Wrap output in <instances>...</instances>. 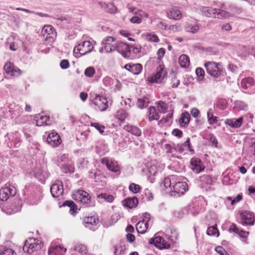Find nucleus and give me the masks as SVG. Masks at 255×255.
<instances>
[{
	"label": "nucleus",
	"mask_w": 255,
	"mask_h": 255,
	"mask_svg": "<svg viewBox=\"0 0 255 255\" xmlns=\"http://www.w3.org/2000/svg\"><path fill=\"white\" fill-rule=\"evenodd\" d=\"M34 120L36 121V125L37 126L47 125L49 124L48 122L50 121V119L48 117L41 116L40 115H36L34 117Z\"/></svg>",
	"instance_id": "27"
},
{
	"label": "nucleus",
	"mask_w": 255,
	"mask_h": 255,
	"mask_svg": "<svg viewBox=\"0 0 255 255\" xmlns=\"http://www.w3.org/2000/svg\"><path fill=\"white\" fill-rule=\"evenodd\" d=\"M93 103L101 112L106 111L109 107V103L107 99L99 95L95 96L93 100Z\"/></svg>",
	"instance_id": "12"
},
{
	"label": "nucleus",
	"mask_w": 255,
	"mask_h": 255,
	"mask_svg": "<svg viewBox=\"0 0 255 255\" xmlns=\"http://www.w3.org/2000/svg\"><path fill=\"white\" fill-rule=\"evenodd\" d=\"M191 170L195 173H199L204 169V166L198 158H192L190 161Z\"/></svg>",
	"instance_id": "17"
},
{
	"label": "nucleus",
	"mask_w": 255,
	"mask_h": 255,
	"mask_svg": "<svg viewBox=\"0 0 255 255\" xmlns=\"http://www.w3.org/2000/svg\"><path fill=\"white\" fill-rule=\"evenodd\" d=\"M243 117L237 119H228L226 120L225 123L230 127L234 128H240L243 122Z\"/></svg>",
	"instance_id": "21"
},
{
	"label": "nucleus",
	"mask_w": 255,
	"mask_h": 255,
	"mask_svg": "<svg viewBox=\"0 0 255 255\" xmlns=\"http://www.w3.org/2000/svg\"><path fill=\"white\" fill-rule=\"evenodd\" d=\"M115 40V39L111 36H108L104 39L101 43L102 46L100 49V52L101 53L104 52L110 53L115 51L116 44H113Z\"/></svg>",
	"instance_id": "10"
},
{
	"label": "nucleus",
	"mask_w": 255,
	"mask_h": 255,
	"mask_svg": "<svg viewBox=\"0 0 255 255\" xmlns=\"http://www.w3.org/2000/svg\"><path fill=\"white\" fill-rule=\"evenodd\" d=\"M50 192L52 196L54 198H57L62 195L63 192L62 182L61 181H56L51 186Z\"/></svg>",
	"instance_id": "15"
},
{
	"label": "nucleus",
	"mask_w": 255,
	"mask_h": 255,
	"mask_svg": "<svg viewBox=\"0 0 255 255\" xmlns=\"http://www.w3.org/2000/svg\"><path fill=\"white\" fill-rule=\"evenodd\" d=\"M242 195L241 194L238 195V196L235 197L234 199L232 197H227V199L231 201V205H234V204L239 202L240 201L242 200Z\"/></svg>",
	"instance_id": "50"
},
{
	"label": "nucleus",
	"mask_w": 255,
	"mask_h": 255,
	"mask_svg": "<svg viewBox=\"0 0 255 255\" xmlns=\"http://www.w3.org/2000/svg\"><path fill=\"white\" fill-rule=\"evenodd\" d=\"M146 39L150 42H158L159 40L157 36L155 34L147 33L146 34Z\"/></svg>",
	"instance_id": "54"
},
{
	"label": "nucleus",
	"mask_w": 255,
	"mask_h": 255,
	"mask_svg": "<svg viewBox=\"0 0 255 255\" xmlns=\"http://www.w3.org/2000/svg\"><path fill=\"white\" fill-rule=\"evenodd\" d=\"M255 81L252 77H247L243 79L241 81V86L244 89H247L254 84Z\"/></svg>",
	"instance_id": "33"
},
{
	"label": "nucleus",
	"mask_w": 255,
	"mask_h": 255,
	"mask_svg": "<svg viewBox=\"0 0 255 255\" xmlns=\"http://www.w3.org/2000/svg\"><path fill=\"white\" fill-rule=\"evenodd\" d=\"M116 116L118 120L123 122L128 117V114L125 110H120L117 112Z\"/></svg>",
	"instance_id": "41"
},
{
	"label": "nucleus",
	"mask_w": 255,
	"mask_h": 255,
	"mask_svg": "<svg viewBox=\"0 0 255 255\" xmlns=\"http://www.w3.org/2000/svg\"><path fill=\"white\" fill-rule=\"evenodd\" d=\"M207 234L208 236H212L218 237L219 236V232L215 226L209 227L207 230Z\"/></svg>",
	"instance_id": "42"
},
{
	"label": "nucleus",
	"mask_w": 255,
	"mask_h": 255,
	"mask_svg": "<svg viewBox=\"0 0 255 255\" xmlns=\"http://www.w3.org/2000/svg\"><path fill=\"white\" fill-rule=\"evenodd\" d=\"M95 69L93 67H88L85 69L84 74L87 77H92L95 74Z\"/></svg>",
	"instance_id": "47"
},
{
	"label": "nucleus",
	"mask_w": 255,
	"mask_h": 255,
	"mask_svg": "<svg viewBox=\"0 0 255 255\" xmlns=\"http://www.w3.org/2000/svg\"><path fill=\"white\" fill-rule=\"evenodd\" d=\"M165 149L166 150L167 153H172L175 152V144H166Z\"/></svg>",
	"instance_id": "58"
},
{
	"label": "nucleus",
	"mask_w": 255,
	"mask_h": 255,
	"mask_svg": "<svg viewBox=\"0 0 255 255\" xmlns=\"http://www.w3.org/2000/svg\"><path fill=\"white\" fill-rule=\"evenodd\" d=\"M234 109L238 111L247 110L248 109V105L244 102L237 101L234 103Z\"/></svg>",
	"instance_id": "37"
},
{
	"label": "nucleus",
	"mask_w": 255,
	"mask_h": 255,
	"mask_svg": "<svg viewBox=\"0 0 255 255\" xmlns=\"http://www.w3.org/2000/svg\"><path fill=\"white\" fill-rule=\"evenodd\" d=\"M88 161L85 158H81L79 160L78 165L79 168H84L87 165Z\"/></svg>",
	"instance_id": "61"
},
{
	"label": "nucleus",
	"mask_w": 255,
	"mask_h": 255,
	"mask_svg": "<svg viewBox=\"0 0 255 255\" xmlns=\"http://www.w3.org/2000/svg\"><path fill=\"white\" fill-rule=\"evenodd\" d=\"M179 63L183 68H187L189 66L190 59L186 55L182 54L179 58Z\"/></svg>",
	"instance_id": "32"
},
{
	"label": "nucleus",
	"mask_w": 255,
	"mask_h": 255,
	"mask_svg": "<svg viewBox=\"0 0 255 255\" xmlns=\"http://www.w3.org/2000/svg\"><path fill=\"white\" fill-rule=\"evenodd\" d=\"M240 223L243 226H252L255 221V214L249 211H243L240 214Z\"/></svg>",
	"instance_id": "9"
},
{
	"label": "nucleus",
	"mask_w": 255,
	"mask_h": 255,
	"mask_svg": "<svg viewBox=\"0 0 255 255\" xmlns=\"http://www.w3.org/2000/svg\"><path fill=\"white\" fill-rule=\"evenodd\" d=\"M90 125L91 126L94 127L96 129H97L100 133H103L104 130L105 128V127L104 126L98 123L93 122L90 123Z\"/></svg>",
	"instance_id": "49"
},
{
	"label": "nucleus",
	"mask_w": 255,
	"mask_h": 255,
	"mask_svg": "<svg viewBox=\"0 0 255 255\" xmlns=\"http://www.w3.org/2000/svg\"><path fill=\"white\" fill-rule=\"evenodd\" d=\"M0 255H16V254L13 250L6 248L0 252Z\"/></svg>",
	"instance_id": "56"
},
{
	"label": "nucleus",
	"mask_w": 255,
	"mask_h": 255,
	"mask_svg": "<svg viewBox=\"0 0 255 255\" xmlns=\"http://www.w3.org/2000/svg\"><path fill=\"white\" fill-rule=\"evenodd\" d=\"M165 53V49L163 48H159L157 52L158 59L160 60L164 56Z\"/></svg>",
	"instance_id": "62"
},
{
	"label": "nucleus",
	"mask_w": 255,
	"mask_h": 255,
	"mask_svg": "<svg viewBox=\"0 0 255 255\" xmlns=\"http://www.w3.org/2000/svg\"><path fill=\"white\" fill-rule=\"evenodd\" d=\"M128 48V45L122 42H119L116 44L115 51H117L125 57V54L127 52Z\"/></svg>",
	"instance_id": "28"
},
{
	"label": "nucleus",
	"mask_w": 255,
	"mask_h": 255,
	"mask_svg": "<svg viewBox=\"0 0 255 255\" xmlns=\"http://www.w3.org/2000/svg\"><path fill=\"white\" fill-rule=\"evenodd\" d=\"M72 198L77 202L86 205L87 206H90L91 196L85 191L81 190L76 191L72 194Z\"/></svg>",
	"instance_id": "7"
},
{
	"label": "nucleus",
	"mask_w": 255,
	"mask_h": 255,
	"mask_svg": "<svg viewBox=\"0 0 255 255\" xmlns=\"http://www.w3.org/2000/svg\"><path fill=\"white\" fill-rule=\"evenodd\" d=\"M200 10L201 11L203 15L207 17L222 19L230 16L229 12L211 7L201 6L200 8Z\"/></svg>",
	"instance_id": "1"
},
{
	"label": "nucleus",
	"mask_w": 255,
	"mask_h": 255,
	"mask_svg": "<svg viewBox=\"0 0 255 255\" xmlns=\"http://www.w3.org/2000/svg\"><path fill=\"white\" fill-rule=\"evenodd\" d=\"M105 10L110 13H115L117 11V8L112 4H106Z\"/></svg>",
	"instance_id": "59"
},
{
	"label": "nucleus",
	"mask_w": 255,
	"mask_h": 255,
	"mask_svg": "<svg viewBox=\"0 0 255 255\" xmlns=\"http://www.w3.org/2000/svg\"><path fill=\"white\" fill-rule=\"evenodd\" d=\"M159 171V169L155 165H151L147 166L146 173L148 177L149 176H155Z\"/></svg>",
	"instance_id": "38"
},
{
	"label": "nucleus",
	"mask_w": 255,
	"mask_h": 255,
	"mask_svg": "<svg viewBox=\"0 0 255 255\" xmlns=\"http://www.w3.org/2000/svg\"><path fill=\"white\" fill-rule=\"evenodd\" d=\"M118 82L117 80L112 79L109 77H106L103 80V83L106 86H111L115 83H117Z\"/></svg>",
	"instance_id": "51"
},
{
	"label": "nucleus",
	"mask_w": 255,
	"mask_h": 255,
	"mask_svg": "<svg viewBox=\"0 0 255 255\" xmlns=\"http://www.w3.org/2000/svg\"><path fill=\"white\" fill-rule=\"evenodd\" d=\"M56 32L50 25L43 26L41 31V36L47 44L52 43L56 38Z\"/></svg>",
	"instance_id": "5"
},
{
	"label": "nucleus",
	"mask_w": 255,
	"mask_h": 255,
	"mask_svg": "<svg viewBox=\"0 0 255 255\" xmlns=\"http://www.w3.org/2000/svg\"><path fill=\"white\" fill-rule=\"evenodd\" d=\"M60 66L62 69H66L69 66V61L66 59L62 60L60 63Z\"/></svg>",
	"instance_id": "63"
},
{
	"label": "nucleus",
	"mask_w": 255,
	"mask_h": 255,
	"mask_svg": "<svg viewBox=\"0 0 255 255\" xmlns=\"http://www.w3.org/2000/svg\"><path fill=\"white\" fill-rule=\"evenodd\" d=\"M171 179L169 177H166L164 179V181L162 182L161 184V187L163 190L167 191H169L171 189Z\"/></svg>",
	"instance_id": "40"
},
{
	"label": "nucleus",
	"mask_w": 255,
	"mask_h": 255,
	"mask_svg": "<svg viewBox=\"0 0 255 255\" xmlns=\"http://www.w3.org/2000/svg\"><path fill=\"white\" fill-rule=\"evenodd\" d=\"M16 193V188L13 186L6 184L0 190V199L6 201L10 197L14 196Z\"/></svg>",
	"instance_id": "11"
},
{
	"label": "nucleus",
	"mask_w": 255,
	"mask_h": 255,
	"mask_svg": "<svg viewBox=\"0 0 255 255\" xmlns=\"http://www.w3.org/2000/svg\"><path fill=\"white\" fill-rule=\"evenodd\" d=\"M161 241H162V237L156 236L155 238L150 239L149 243L154 245L160 249H168L170 248V244H166L165 246H163L161 244Z\"/></svg>",
	"instance_id": "23"
},
{
	"label": "nucleus",
	"mask_w": 255,
	"mask_h": 255,
	"mask_svg": "<svg viewBox=\"0 0 255 255\" xmlns=\"http://www.w3.org/2000/svg\"><path fill=\"white\" fill-rule=\"evenodd\" d=\"M214 109L210 108L207 111V119L210 125L217 123V117L214 115Z\"/></svg>",
	"instance_id": "31"
},
{
	"label": "nucleus",
	"mask_w": 255,
	"mask_h": 255,
	"mask_svg": "<svg viewBox=\"0 0 255 255\" xmlns=\"http://www.w3.org/2000/svg\"><path fill=\"white\" fill-rule=\"evenodd\" d=\"M195 72L198 77V80L202 81L204 79L205 74L204 70L201 68L198 67L196 68Z\"/></svg>",
	"instance_id": "55"
},
{
	"label": "nucleus",
	"mask_w": 255,
	"mask_h": 255,
	"mask_svg": "<svg viewBox=\"0 0 255 255\" xmlns=\"http://www.w3.org/2000/svg\"><path fill=\"white\" fill-rule=\"evenodd\" d=\"M43 244L41 241L30 238L26 240L23 247L24 252L28 254H32L34 252L40 250L42 247Z\"/></svg>",
	"instance_id": "2"
},
{
	"label": "nucleus",
	"mask_w": 255,
	"mask_h": 255,
	"mask_svg": "<svg viewBox=\"0 0 255 255\" xmlns=\"http://www.w3.org/2000/svg\"><path fill=\"white\" fill-rule=\"evenodd\" d=\"M190 140V138L188 137L183 143L175 145V152L179 153H185L188 151L194 152V150L191 147Z\"/></svg>",
	"instance_id": "13"
},
{
	"label": "nucleus",
	"mask_w": 255,
	"mask_h": 255,
	"mask_svg": "<svg viewBox=\"0 0 255 255\" xmlns=\"http://www.w3.org/2000/svg\"><path fill=\"white\" fill-rule=\"evenodd\" d=\"M188 190V185L186 182L184 181H178L173 186V192L174 193V196L176 194L178 196L183 195Z\"/></svg>",
	"instance_id": "14"
},
{
	"label": "nucleus",
	"mask_w": 255,
	"mask_h": 255,
	"mask_svg": "<svg viewBox=\"0 0 255 255\" xmlns=\"http://www.w3.org/2000/svg\"><path fill=\"white\" fill-rule=\"evenodd\" d=\"M125 68L134 75L139 74L142 69L140 64H127L125 66Z\"/></svg>",
	"instance_id": "20"
},
{
	"label": "nucleus",
	"mask_w": 255,
	"mask_h": 255,
	"mask_svg": "<svg viewBox=\"0 0 255 255\" xmlns=\"http://www.w3.org/2000/svg\"><path fill=\"white\" fill-rule=\"evenodd\" d=\"M73 251L79 253L81 255H85L87 253V249L86 246L82 244H76L73 248Z\"/></svg>",
	"instance_id": "36"
},
{
	"label": "nucleus",
	"mask_w": 255,
	"mask_h": 255,
	"mask_svg": "<svg viewBox=\"0 0 255 255\" xmlns=\"http://www.w3.org/2000/svg\"><path fill=\"white\" fill-rule=\"evenodd\" d=\"M3 70L6 73L13 76H17L21 74L20 70L14 66L10 62H8L5 64Z\"/></svg>",
	"instance_id": "18"
},
{
	"label": "nucleus",
	"mask_w": 255,
	"mask_h": 255,
	"mask_svg": "<svg viewBox=\"0 0 255 255\" xmlns=\"http://www.w3.org/2000/svg\"><path fill=\"white\" fill-rule=\"evenodd\" d=\"M124 129L137 136L141 135L140 130L136 127L128 125L124 127Z\"/></svg>",
	"instance_id": "34"
},
{
	"label": "nucleus",
	"mask_w": 255,
	"mask_h": 255,
	"mask_svg": "<svg viewBox=\"0 0 255 255\" xmlns=\"http://www.w3.org/2000/svg\"><path fill=\"white\" fill-rule=\"evenodd\" d=\"M215 250L220 255H229L228 252L221 246L216 247Z\"/></svg>",
	"instance_id": "60"
},
{
	"label": "nucleus",
	"mask_w": 255,
	"mask_h": 255,
	"mask_svg": "<svg viewBox=\"0 0 255 255\" xmlns=\"http://www.w3.org/2000/svg\"><path fill=\"white\" fill-rule=\"evenodd\" d=\"M67 250L61 246H51L48 250L49 255H64Z\"/></svg>",
	"instance_id": "22"
},
{
	"label": "nucleus",
	"mask_w": 255,
	"mask_h": 255,
	"mask_svg": "<svg viewBox=\"0 0 255 255\" xmlns=\"http://www.w3.org/2000/svg\"><path fill=\"white\" fill-rule=\"evenodd\" d=\"M230 232H234L239 236H242V233H245L242 230H240L239 228H237L236 225L235 224H233L229 228Z\"/></svg>",
	"instance_id": "52"
},
{
	"label": "nucleus",
	"mask_w": 255,
	"mask_h": 255,
	"mask_svg": "<svg viewBox=\"0 0 255 255\" xmlns=\"http://www.w3.org/2000/svg\"><path fill=\"white\" fill-rule=\"evenodd\" d=\"M9 111L12 118L19 117L23 112L22 108L18 105L11 104L9 106Z\"/></svg>",
	"instance_id": "24"
},
{
	"label": "nucleus",
	"mask_w": 255,
	"mask_h": 255,
	"mask_svg": "<svg viewBox=\"0 0 255 255\" xmlns=\"http://www.w3.org/2000/svg\"><path fill=\"white\" fill-rule=\"evenodd\" d=\"M84 221L87 225H96L98 222V220L95 216H91L85 217Z\"/></svg>",
	"instance_id": "44"
},
{
	"label": "nucleus",
	"mask_w": 255,
	"mask_h": 255,
	"mask_svg": "<svg viewBox=\"0 0 255 255\" xmlns=\"http://www.w3.org/2000/svg\"><path fill=\"white\" fill-rule=\"evenodd\" d=\"M185 29L188 32L196 33L198 31L199 26L196 23H188L185 26Z\"/></svg>",
	"instance_id": "35"
},
{
	"label": "nucleus",
	"mask_w": 255,
	"mask_h": 255,
	"mask_svg": "<svg viewBox=\"0 0 255 255\" xmlns=\"http://www.w3.org/2000/svg\"><path fill=\"white\" fill-rule=\"evenodd\" d=\"M146 119H148L149 122H151L154 120L158 121L159 120V115L154 107L151 106L148 109L147 114L146 115Z\"/></svg>",
	"instance_id": "25"
},
{
	"label": "nucleus",
	"mask_w": 255,
	"mask_h": 255,
	"mask_svg": "<svg viewBox=\"0 0 255 255\" xmlns=\"http://www.w3.org/2000/svg\"><path fill=\"white\" fill-rule=\"evenodd\" d=\"M148 102L147 99L144 98H140L137 100V106L139 109H143L148 106Z\"/></svg>",
	"instance_id": "45"
},
{
	"label": "nucleus",
	"mask_w": 255,
	"mask_h": 255,
	"mask_svg": "<svg viewBox=\"0 0 255 255\" xmlns=\"http://www.w3.org/2000/svg\"><path fill=\"white\" fill-rule=\"evenodd\" d=\"M101 162L105 164L108 169L117 174L120 173V167L117 162L110 160L108 158L105 157L102 159Z\"/></svg>",
	"instance_id": "16"
},
{
	"label": "nucleus",
	"mask_w": 255,
	"mask_h": 255,
	"mask_svg": "<svg viewBox=\"0 0 255 255\" xmlns=\"http://www.w3.org/2000/svg\"><path fill=\"white\" fill-rule=\"evenodd\" d=\"M72 198L77 202L86 205L87 206H90L91 196L85 191L81 190L76 191L72 194Z\"/></svg>",
	"instance_id": "6"
},
{
	"label": "nucleus",
	"mask_w": 255,
	"mask_h": 255,
	"mask_svg": "<svg viewBox=\"0 0 255 255\" xmlns=\"http://www.w3.org/2000/svg\"><path fill=\"white\" fill-rule=\"evenodd\" d=\"M63 205L68 206V207H70L69 212L71 214H72L76 212L75 209L77 208H75V204L73 201H67L65 202V203L63 204Z\"/></svg>",
	"instance_id": "53"
},
{
	"label": "nucleus",
	"mask_w": 255,
	"mask_h": 255,
	"mask_svg": "<svg viewBox=\"0 0 255 255\" xmlns=\"http://www.w3.org/2000/svg\"><path fill=\"white\" fill-rule=\"evenodd\" d=\"M148 226V223L144 221L138 222L136 225V229L138 233L144 234L146 231Z\"/></svg>",
	"instance_id": "30"
},
{
	"label": "nucleus",
	"mask_w": 255,
	"mask_h": 255,
	"mask_svg": "<svg viewBox=\"0 0 255 255\" xmlns=\"http://www.w3.org/2000/svg\"><path fill=\"white\" fill-rule=\"evenodd\" d=\"M129 189L134 193H137L139 191L140 186L135 183H131L129 186Z\"/></svg>",
	"instance_id": "57"
},
{
	"label": "nucleus",
	"mask_w": 255,
	"mask_h": 255,
	"mask_svg": "<svg viewBox=\"0 0 255 255\" xmlns=\"http://www.w3.org/2000/svg\"><path fill=\"white\" fill-rule=\"evenodd\" d=\"M167 16L169 18L179 20L182 17V13L178 9H172L167 13Z\"/></svg>",
	"instance_id": "29"
},
{
	"label": "nucleus",
	"mask_w": 255,
	"mask_h": 255,
	"mask_svg": "<svg viewBox=\"0 0 255 255\" xmlns=\"http://www.w3.org/2000/svg\"><path fill=\"white\" fill-rule=\"evenodd\" d=\"M98 197L100 199H103L106 202L111 203L114 200V197L108 193H101L98 195Z\"/></svg>",
	"instance_id": "43"
},
{
	"label": "nucleus",
	"mask_w": 255,
	"mask_h": 255,
	"mask_svg": "<svg viewBox=\"0 0 255 255\" xmlns=\"http://www.w3.org/2000/svg\"><path fill=\"white\" fill-rule=\"evenodd\" d=\"M126 247L124 245H119L115 247V255H120L124 253Z\"/></svg>",
	"instance_id": "48"
},
{
	"label": "nucleus",
	"mask_w": 255,
	"mask_h": 255,
	"mask_svg": "<svg viewBox=\"0 0 255 255\" xmlns=\"http://www.w3.org/2000/svg\"><path fill=\"white\" fill-rule=\"evenodd\" d=\"M93 49L94 45L91 41L89 40L82 41L79 42L78 44L75 47L74 53L75 55L79 54L80 55H84L91 52Z\"/></svg>",
	"instance_id": "4"
},
{
	"label": "nucleus",
	"mask_w": 255,
	"mask_h": 255,
	"mask_svg": "<svg viewBox=\"0 0 255 255\" xmlns=\"http://www.w3.org/2000/svg\"><path fill=\"white\" fill-rule=\"evenodd\" d=\"M190 116L188 113H183L180 120V124L181 126L184 127L190 122Z\"/></svg>",
	"instance_id": "39"
},
{
	"label": "nucleus",
	"mask_w": 255,
	"mask_h": 255,
	"mask_svg": "<svg viewBox=\"0 0 255 255\" xmlns=\"http://www.w3.org/2000/svg\"><path fill=\"white\" fill-rule=\"evenodd\" d=\"M166 71L163 65H159L156 70V74L147 78V81L151 83H161L163 82L166 75Z\"/></svg>",
	"instance_id": "8"
},
{
	"label": "nucleus",
	"mask_w": 255,
	"mask_h": 255,
	"mask_svg": "<svg viewBox=\"0 0 255 255\" xmlns=\"http://www.w3.org/2000/svg\"><path fill=\"white\" fill-rule=\"evenodd\" d=\"M47 141L52 146H57L61 143L62 140L60 135L57 132L52 131L49 133Z\"/></svg>",
	"instance_id": "19"
},
{
	"label": "nucleus",
	"mask_w": 255,
	"mask_h": 255,
	"mask_svg": "<svg viewBox=\"0 0 255 255\" xmlns=\"http://www.w3.org/2000/svg\"><path fill=\"white\" fill-rule=\"evenodd\" d=\"M138 203V199L135 197L126 198L123 201V205L130 209L136 207Z\"/></svg>",
	"instance_id": "26"
},
{
	"label": "nucleus",
	"mask_w": 255,
	"mask_h": 255,
	"mask_svg": "<svg viewBox=\"0 0 255 255\" xmlns=\"http://www.w3.org/2000/svg\"><path fill=\"white\" fill-rule=\"evenodd\" d=\"M167 105L162 101H159L157 103V110L159 112L165 113L167 110Z\"/></svg>",
	"instance_id": "46"
},
{
	"label": "nucleus",
	"mask_w": 255,
	"mask_h": 255,
	"mask_svg": "<svg viewBox=\"0 0 255 255\" xmlns=\"http://www.w3.org/2000/svg\"><path fill=\"white\" fill-rule=\"evenodd\" d=\"M204 67L207 72L215 78L219 77L223 73V68L220 63L209 61L205 63Z\"/></svg>",
	"instance_id": "3"
},
{
	"label": "nucleus",
	"mask_w": 255,
	"mask_h": 255,
	"mask_svg": "<svg viewBox=\"0 0 255 255\" xmlns=\"http://www.w3.org/2000/svg\"><path fill=\"white\" fill-rule=\"evenodd\" d=\"M169 30L173 32L179 31L180 30V27L178 24L172 25L169 26Z\"/></svg>",
	"instance_id": "64"
}]
</instances>
